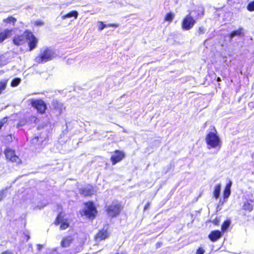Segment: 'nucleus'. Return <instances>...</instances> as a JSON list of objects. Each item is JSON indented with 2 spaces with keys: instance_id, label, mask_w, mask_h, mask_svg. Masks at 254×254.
<instances>
[{
  "instance_id": "obj_1",
  "label": "nucleus",
  "mask_w": 254,
  "mask_h": 254,
  "mask_svg": "<svg viewBox=\"0 0 254 254\" xmlns=\"http://www.w3.org/2000/svg\"><path fill=\"white\" fill-rule=\"evenodd\" d=\"M205 141L207 145V148L210 149L214 148L217 150L216 153L221 147V141L220 137L215 130L214 132H209L206 136Z\"/></svg>"
},
{
  "instance_id": "obj_2",
  "label": "nucleus",
  "mask_w": 254,
  "mask_h": 254,
  "mask_svg": "<svg viewBox=\"0 0 254 254\" xmlns=\"http://www.w3.org/2000/svg\"><path fill=\"white\" fill-rule=\"evenodd\" d=\"M55 55L53 50L47 48L35 58V62L39 64L46 63L51 60Z\"/></svg>"
},
{
  "instance_id": "obj_3",
  "label": "nucleus",
  "mask_w": 254,
  "mask_h": 254,
  "mask_svg": "<svg viewBox=\"0 0 254 254\" xmlns=\"http://www.w3.org/2000/svg\"><path fill=\"white\" fill-rule=\"evenodd\" d=\"M4 153L5 158L8 161L16 163V164H20L21 163V160L19 156L16 154L14 150L9 148H7L4 150Z\"/></svg>"
},
{
  "instance_id": "obj_4",
  "label": "nucleus",
  "mask_w": 254,
  "mask_h": 254,
  "mask_svg": "<svg viewBox=\"0 0 254 254\" xmlns=\"http://www.w3.org/2000/svg\"><path fill=\"white\" fill-rule=\"evenodd\" d=\"M97 213V211L91 202L85 204V208L81 212V215H85L89 219H93Z\"/></svg>"
},
{
  "instance_id": "obj_5",
  "label": "nucleus",
  "mask_w": 254,
  "mask_h": 254,
  "mask_svg": "<svg viewBox=\"0 0 254 254\" xmlns=\"http://www.w3.org/2000/svg\"><path fill=\"white\" fill-rule=\"evenodd\" d=\"M195 23V20L189 14L183 19L182 27L184 30H189L193 27Z\"/></svg>"
},
{
  "instance_id": "obj_6",
  "label": "nucleus",
  "mask_w": 254,
  "mask_h": 254,
  "mask_svg": "<svg viewBox=\"0 0 254 254\" xmlns=\"http://www.w3.org/2000/svg\"><path fill=\"white\" fill-rule=\"evenodd\" d=\"M121 210V205L117 203H113L107 207L106 211L108 214L111 217L118 215Z\"/></svg>"
},
{
  "instance_id": "obj_7",
  "label": "nucleus",
  "mask_w": 254,
  "mask_h": 254,
  "mask_svg": "<svg viewBox=\"0 0 254 254\" xmlns=\"http://www.w3.org/2000/svg\"><path fill=\"white\" fill-rule=\"evenodd\" d=\"M25 36L28 41L30 50H32L36 47L38 40L31 32L28 31L25 32Z\"/></svg>"
},
{
  "instance_id": "obj_8",
  "label": "nucleus",
  "mask_w": 254,
  "mask_h": 254,
  "mask_svg": "<svg viewBox=\"0 0 254 254\" xmlns=\"http://www.w3.org/2000/svg\"><path fill=\"white\" fill-rule=\"evenodd\" d=\"M31 104L40 113H44L47 108L46 104L42 100H32Z\"/></svg>"
},
{
  "instance_id": "obj_9",
  "label": "nucleus",
  "mask_w": 254,
  "mask_h": 254,
  "mask_svg": "<svg viewBox=\"0 0 254 254\" xmlns=\"http://www.w3.org/2000/svg\"><path fill=\"white\" fill-rule=\"evenodd\" d=\"M125 157V154L123 152L116 150L111 157V160L113 165H115L118 162L121 161Z\"/></svg>"
},
{
  "instance_id": "obj_10",
  "label": "nucleus",
  "mask_w": 254,
  "mask_h": 254,
  "mask_svg": "<svg viewBox=\"0 0 254 254\" xmlns=\"http://www.w3.org/2000/svg\"><path fill=\"white\" fill-rule=\"evenodd\" d=\"M55 224L56 225H58L59 224H61L60 228L62 230H64L68 227L69 224L66 219H64V216L62 214H60L55 221Z\"/></svg>"
},
{
  "instance_id": "obj_11",
  "label": "nucleus",
  "mask_w": 254,
  "mask_h": 254,
  "mask_svg": "<svg viewBox=\"0 0 254 254\" xmlns=\"http://www.w3.org/2000/svg\"><path fill=\"white\" fill-rule=\"evenodd\" d=\"M12 33V29H6L3 31L0 28V43L9 37Z\"/></svg>"
},
{
  "instance_id": "obj_12",
  "label": "nucleus",
  "mask_w": 254,
  "mask_h": 254,
  "mask_svg": "<svg viewBox=\"0 0 254 254\" xmlns=\"http://www.w3.org/2000/svg\"><path fill=\"white\" fill-rule=\"evenodd\" d=\"M109 234L106 230H102L100 231L95 236V240L96 242H99L101 240H105L108 237Z\"/></svg>"
},
{
  "instance_id": "obj_13",
  "label": "nucleus",
  "mask_w": 254,
  "mask_h": 254,
  "mask_svg": "<svg viewBox=\"0 0 254 254\" xmlns=\"http://www.w3.org/2000/svg\"><path fill=\"white\" fill-rule=\"evenodd\" d=\"M80 193L84 196H89L94 193V190L91 186H87L80 190Z\"/></svg>"
},
{
  "instance_id": "obj_14",
  "label": "nucleus",
  "mask_w": 254,
  "mask_h": 254,
  "mask_svg": "<svg viewBox=\"0 0 254 254\" xmlns=\"http://www.w3.org/2000/svg\"><path fill=\"white\" fill-rule=\"evenodd\" d=\"M26 38L25 36V32L24 33V35H20L15 36L13 39V43L16 45H20L23 44L25 41V39Z\"/></svg>"
},
{
  "instance_id": "obj_15",
  "label": "nucleus",
  "mask_w": 254,
  "mask_h": 254,
  "mask_svg": "<svg viewBox=\"0 0 254 254\" xmlns=\"http://www.w3.org/2000/svg\"><path fill=\"white\" fill-rule=\"evenodd\" d=\"M52 105L54 108L57 110L59 114L62 113L63 110H64L63 105L57 100H54L52 102Z\"/></svg>"
},
{
  "instance_id": "obj_16",
  "label": "nucleus",
  "mask_w": 254,
  "mask_h": 254,
  "mask_svg": "<svg viewBox=\"0 0 254 254\" xmlns=\"http://www.w3.org/2000/svg\"><path fill=\"white\" fill-rule=\"evenodd\" d=\"M232 182L231 181L229 180L228 183L226 184L224 193L223 196L224 199H227L231 193L230 188L232 186Z\"/></svg>"
},
{
  "instance_id": "obj_17",
  "label": "nucleus",
  "mask_w": 254,
  "mask_h": 254,
  "mask_svg": "<svg viewBox=\"0 0 254 254\" xmlns=\"http://www.w3.org/2000/svg\"><path fill=\"white\" fill-rule=\"evenodd\" d=\"M221 237V233L219 231H212L209 235V238L213 242H215L218 240Z\"/></svg>"
},
{
  "instance_id": "obj_18",
  "label": "nucleus",
  "mask_w": 254,
  "mask_h": 254,
  "mask_svg": "<svg viewBox=\"0 0 254 254\" xmlns=\"http://www.w3.org/2000/svg\"><path fill=\"white\" fill-rule=\"evenodd\" d=\"M73 239L71 236H68L64 238L62 242L61 246L63 247H67L69 246L70 244L72 243Z\"/></svg>"
},
{
  "instance_id": "obj_19",
  "label": "nucleus",
  "mask_w": 254,
  "mask_h": 254,
  "mask_svg": "<svg viewBox=\"0 0 254 254\" xmlns=\"http://www.w3.org/2000/svg\"><path fill=\"white\" fill-rule=\"evenodd\" d=\"M78 15V13L77 11L73 10L72 11L66 14H64L62 16V18L63 19H65L67 18H70L71 17H74L75 19H76L77 18Z\"/></svg>"
},
{
  "instance_id": "obj_20",
  "label": "nucleus",
  "mask_w": 254,
  "mask_h": 254,
  "mask_svg": "<svg viewBox=\"0 0 254 254\" xmlns=\"http://www.w3.org/2000/svg\"><path fill=\"white\" fill-rule=\"evenodd\" d=\"M3 22L6 24V25L14 26L16 22V19L14 17L11 16L7 18L4 19Z\"/></svg>"
},
{
  "instance_id": "obj_21",
  "label": "nucleus",
  "mask_w": 254,
  "mask_h": 254,
  "mask_svg": "<svg viewBox=\"0 0 254 254\" xmlns=\"http://www.w3.org/2000/svg\"><path fill=\"white\" fill-rule=\"evenodd\" d=\"M243 29L242 28H239L237 30L233 31L231 32L230 35V38L231 39L233 38L235 36H241L242 35H244L243 33Z\"/></svg>"
},
{
  "instance_id": "obj_22",
  "label": "nucleus",
  "mask_w": 254,
  "mask_h": 254,
  "mask_svg": "<svg viewBox=\"0 0 254 254\" xmlns=\"http://www.w3.org/2000/svg\"><path fill=\"white\" fill-rule=\"evenodd\" d=\"M221 190V185L220 184H217L214 188V190L213 191V196L216 198L217 199L219 198L220 193Z\"/></svg>"
},
{
  "instance_id": "obj_23",
  "label": "nucleus",
  "mask_w": 254,
  "mask_h": 254,
  "mask_svg": "<svg viewBox=\"0 0 254 254\" xmlns=\"http://www.w3.org/2000/svg\"><path fill=\"white\" fill-rule=\"evenodd\" d=\"M99 25H98V29L99 30L101 31L104 28L108 27V26H111V27H117L118 25L115 24H111L109 25H106L103 23L102 22H99Z\"/></svg>"
},
{
  "instance_id": "obj_24",
  "label": "nucleus",
  "mask_w": 254,
  "mask_h": 254,
  "mask_svg": "<svg viewBox=\"0 0 254 254\" xmlns=\"http://www.w3.org/2000/svg\"><path fill=\"white\" fill-rule=\"evenodd\" d=\"M252 203V202H250L249 201L245 202L243 206L244 209L249 211H252L253 209V204Z\"/></svg>"
},
{
  "instance_id": "obj_25",
  "label": "nucleus",
  "mask_w": 254,
  "mask_h": 254,
  "mask_svg": "<svg viewBox=\"0 0 254 254\" xmlns=\"http://www.w3.org/2000/svg\"><path fill=\"white\" fill-rule=\"evenodd\" d=\"M21 82V79L19 78H15L13 79L11 82V86L12 87H16L18 85V84Z\"/></svg>"
},
{
  "instance_id": "obj_26",
  "label": "nucleus",
  "mask_w": 254,
  "mask_h": 254,
  "mask_svg": "<svg viewBox=\"0 0 254 254\" xmlns=\"http://www.w3.org/2000/svg\"><path fill=\"white\" fill-rule=\"evenodd\" d=\"M230 224L229 220L225 221L222 225L221 229L223 231L226 230Z\"/></svg>"
},
{
  "instance_id": "obj_27",
  "label": "nucleus",
  "mask_w": 254,
  "mask_h": 254,
  "mask_svg": "<svg viewBox=\"0 0 254 254\" xmlns=\"http://www.w3.org/2000/svg\"><path fill=\"white\" fill-rule=\"evenodd\" d=\"M7 82V80L4 79L0 81V91L5 89Z\"/></svg>"
},
{
  "instance_id": "obj_28",
  "label": "nucleus",
  "mask_w": 254,
  "mask_h": 254,
  "mask_svg": "<svg viewBox=\"0 0 254 254\" xmlns=\"http://www.w3.org/2000/svg\"><path fill=\"white\" fill-rule=\"evenodd\" d=\"M247 8L249 11H254V0L248 4Z\"/></svg>"
},
{
  "instance_id": "obj_29",
  "label": "nucleus",
  "mask_w": 254,
  "mask_h": 254,
  "mask_svg": "<svg viewBox=\"0 0 254 254\" xmlns=\"http://www.w3.org/2000/svg\"><path fill=\"white\" fill-rule=\"evenodd\" d=\"M174 17V14L172 13H168L165 17V20L168 21H171L173 19Z\"/></svg>"
},
{
  "instance_id": "obj_30",
  "label": "nucleus",
  "mask_w": 254,
  "mask_h": 254,
  "mask_svg": "<svg viewBox=\"0 0 254 254\" xmlns=\"http://www.w3.org/2000/svg\"><path fill=\"white\" fill-rule=\"evenodd\" d=\"M7 121L6 118H4L0 121V129Z\"/></svg>"
},
{
  "instance_id": "obj_31",
  "label": "nucleus",
  "mask_w": 254,
  "mask_h": 254,
  "mask_svg": "<svg viewBox=\"0 0 254 254\" xmlns=\"http://www.w3.org/2000/svg\"><path fill=\"white\" fill-rule=\"evenodd\" d=\"M5 196V192L4 190H2L0 191V201L3 199V198Z\"/></svg>"
},
{
  "instance_id": "obj_32",
  "label": "nucleus",
  "mask_w": 254,
  "mask_h": 254,
  "mask_svg": "<svg viewBox=\"0 0 254 254\" xmlns=\"http://www.w3.org/2000/svg\"><path fill=\"white\" fill-rule=\"evenodd\" d=\"M205 33V29L203 27H200L198 30V33L200 35Z\"/></svg>"
},
{
  "instance_id": "obj_33",
  "label": "nucleus",
  "mask_w": 254,
  "mask_h": 254,
  "mask_svg": "<svg viewBox=\"0 0 254 254\" xmlns=\"http://www.w3.org/2000/svg\"><path fill=\"white\" fill-rule=\"evenodd\" d=\"M204 250L201 248H199L196 251V254H203L204 253Z\"/></svg>"
},
{
  "instance_id": "obj_34",
  "label": "nucleus",
  "mask_w": 254,
  "mask_h": 254,
  "mask_svg": "<svg viewBox=\"0 0 254 254\" xmlns=\"http://www.w3.org/2000/svg\"><path fill=\"white\" fill-rule=\"evenodd\" d=\"M35 24L37 26H41L43 25L44 23L42 21L40 20H37L35 22Z\"/></svg>"
},
{
  "instance_id": "obj_35",
  "label": "nucleus",
  "mask_w": 254,
  "mask_h": 254,
  "mask_svg": "<svg viewBox=\"0 0 254 254\" xmlns=\"http://www.w3.org/2000/svg\"><path fill=\"white\" fill-rule=\"evenodd\" d=\"M6 139L8 141H11L12 140V135L10 134V135H7L6 136Z\"/></svg>"
},
{
  "instance_id": "obj_36",
  "label": "nucleus",
  "mask_w": 254,
  "mask_h": 254,
  "mask_svg": "<svg viewBox=\"0 0 254 254\" xmlns=\"http://www.w3.org/2000/svg\"><path fill=\"white\" fill-rule=\"evenodd\" d=\"M43 246L42 245H41L40 244L37 245V248L39 250H40L42 248Z\"/></svg>"
},
{
  "instance_id": "obj_37",
  "label": "nucleus",
  "mask_w": 254,
  "mask_h": 254,
  "mask_svg": "<svg viewBox=\"0 0 254 254\" xmlns=\"http://www.w3.org/2000/svg\"><path fill=\"white\" fill-rule=\"evenodd\" d=\"M149 206V204L147 203L144 207V209H147Z\"/></svg>"
},
{
  "instance_id": "obj_38",
  "label": "nucleus",
  "mask_w": 254,
  "mask_h": 254,
  "mask_svg": "<svg viewBox=\"0 0 254 254\" xmlns=\"http://www.w3.org/2000/svg\"><path fill=\"white\" fill-rule=\"evenodd\" d=\"M217 81L218 82L220 81H221V78H220V77H217Z\"/></svg>"
},
{
  "instance_id": "obj_39",
  "label": "nucleus",
  "mask_w": 254,
  "mask_h": 254,
  "mask_svg": "<svg viewBox=\"0 0 254 254\" xmlns=\"http://www.w3.org/2000/svg\"><path fill=\"white\" fill-rule=\"evenodd\" d=\"M29 239V237L27 236V241H28Z\"/></svg>"
},
{
  "instance_id": "obj_40",
  "label": "nucleus",
  "mask_w": 254,
  "mask_h": 254,
  "mask_svg": "<svg viewBox=\"0 0 254 254\" xmlns=\"http://www.w3.org/2000/svg\"><path fill=\"white\" fill-rule=\"evenodd\" d=\"M233 0H228V1H233Z\"/></svg>"
},
{
  "instance_id": "obj_41",
  "label": "nucleus",
  "mask_w": 254,
  "mask_h": 254,
  "mask_svg": "<svg viewBox=\"0 0 254 254\" xmlns=\"http://www.w3.org/2000/svg\"><path fill=\"white\" fill-rule=\"evenodd\" d=\"M35 139L37 140L38 139V137H36Z\"/></svg>"
}]
</instances>
